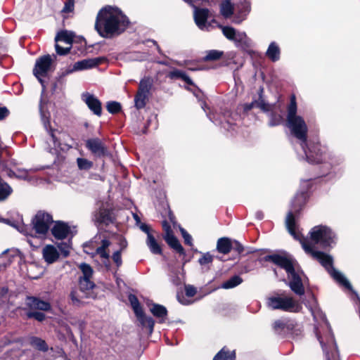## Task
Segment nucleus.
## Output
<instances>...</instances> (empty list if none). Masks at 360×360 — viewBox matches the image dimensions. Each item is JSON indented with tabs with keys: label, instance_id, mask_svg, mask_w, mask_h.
Wrapping results in <instances>:
<instances>
[{
	"label": "nucleus",
	"instance_id": "1",
	"mask_svg": "<svg viewBox=\"0 0 360 360\" xmlns=\"http://www.w3.org/2000/svg\"><path fill=\"white\" fill-rule=\"evenodd\" d=\"M309 185L308 181L302 183L303 190L297 193L292 201L291 210L286 216L285 226L288 232L300 242L302 248L307 255L317 260L340 285L351 290L352 285L349 281L341 272L333 268L332 257L316 250L314 246L316 244H320L322 247L326 248L334 244L335 243V235L332 230L326 226H316L309 232V239L304 238L298 230L293 212H296L298 208H300L306 202L308 197L307 192L309 188Z\"/></svg>",
	"mask_w": 360,
	"mask_h": 360
},
{
	"label": "nucleus",
	"instance_id": "2",
	"mask_svg": "<svg viewBox=\"0 0 360 360\" xmlns=\"http://www.w3.org/2000/svg\"><path fill=\"white\" fill-rule=\"evenodd\" d=\"M287 126L291 134L301 143L307 160L310 163H319L322 161L323 148L316 143L310 147H307V134L308 131L307 125L304 120L297 115V104L295 96L291 97L290 103L288 108Z\"/></svg>",
	"mask_w": 360,
	"mask_h": 360
},
{
	"label": "nucleus",
	"instance_id": "3",
	"mask_svg": "<svg viewBox=\"0 0 360 360\" xmlns=\"http://www.w3.org/2000/svg\"><path fill=\"white\" fill-rule=\"evenodd\" d=\"M129 24L128 18L120 8L108 6L98 13L95 30L101 37L110 39L124 32Z\"/></svg>",
	"mask_w": 360,
	"mask_h": 360
},
{
	"label": "nucleus",
	"instance_id": "4",
	"mask_svg": "<svg viewBox=\"0 0 360 360\" xmlns=\"http://www.w3.org/2000/svg\"><path fill=\"white\" fill-rule=\"evenodd\" d=\"M266 260L284 269L290 279L289 286L298 295L304 293V282L305 275L299 269L297 262L290 256L285 255H271L266 257Z\"/></svg>",
	"mask_w": 360,
	"mask_h": 360
},
{
	"label": "nucleus",
	"instance_id": "5",
	"mask_svg": "<svg viewBox=\"0 0 360 360\" xmlns=\"http://www.w3.org/2000/svg\"><path fill=\"white\" fill-rule=\"evenodd\" d=\"M315 333L327 360H340L337 346L330 327L324 317L320 326H315Z\"/></svg>",
	"mask_w": 360,
	"mask_h": 360
},
{
	"label": "nucleus",
	"instance_id": "6",
	"mask_svg": "<svg viewBox=\"0 0 360 360\" xmlns=\"http://www.w3.org/2000/svg\"><path fill=\"white\" fill-rule=\"evenodd\" d=\"M266 304L272 309H281L288 312H298L302 305L291 297L276 294L267 298Z\"/></svg>",
	"mask_w": 360,
	"mask_h": 360
},
{
	"label": "nucleus",
	"instance_id": "7",
	"mask_svg": "<svg viewBox=\"0 0 360 360\" xmlns=\"http://www.w3.org/2000/svg\"><path fill=\"white\" fill-rule=\"evenodd\" d=\"M96 241H91L89 245L85 246V252L91 255L93 257H98L101 264L107 269L110 268L109 253L106 249L110 246V243L108 240L103 239L101 245H96Z\"/></svg>",
	"mask_w": 360,
	"mask_h": 360
},
{
	"label": "nucleus",
	"instance_id": "8",
	"mask_svg": "<svg viewBox=\"0 0 360 360\" xmlns=\"http://www.w3.org/2000/svg\"><path fill=\"white\" fill-rule=\"evenodd\" d=\"M223 34L229 40L234 41L236 46L243 50L252 46V41L243 32H238L229 26H220Z\"/></svg>",
	"mask_w": 360,
	"mask_h": 360
},
{
	"label": "nucleus",
	"instance_id": "9",
	"mask_svg": "<svg viewBox=\"0 0 360 360\" xmlns=\"http://www.w3.org/2000/svg\"><path fill=\"white\" fill-rule=\"evenodd\" d=\"M53 59L50 55H45L37 59L33 69L34 75L42 84V77H45L53 69Z\"/></svg>",
	"mask_w": 360,
	"mask_h": 360
},
{
	"label": "nucleus",
	"instance_id": "10",
	"mask_svg": "<svg viewBox=\"0 0 360 360\" xmlns=\"http://www.w3.org/2000/svg\"><path fill=\"white\" fill-rule=\"evenodd\" d=\"M129 300L136 314V316L141 326L143 327L148 328L149 333H152L155 324L154 320L151 317L145 315L139 304V300L135 295H130L129 296Z\"/></svg>",
	"mask_w": 360,
	"mask_h": 360
},
{
	"label": "nucleus",
	"instance_id": "11",
	"mask_svg": "<svg viewBox=\"0 0 360 360\" xmlns=\"http://www.w3.org/2000/svg\"><path fill=\"white\" fill-rule=\"evenodd\" d=\"M32 222L35 232L37 234L45 236L49 229L50 224L53 222V219L49 213L39 211Z\"/></svg>",
	"mask_w": 360,
	"mask_h": 360
},
{
	"label": "nucleus",
	"instance_id": "12",
	"mask_svg": "<svg viewBox=\"0 0 360 360\" xmlns=\"http://www.w3.org/2000/svg\"><path fill=\"white\" fill-rule=\"evenodd\" d=\"M82 272V276L79 280V290L82 292L89 291L94 287V283L91 281L94 271L91 266L86 263H82L79 266Z\"/></svg>",
	"mask_w": 360,
	"mask_h": 360
},
{
	"label": "nucleus",
	"instance_id": "13",
	"mask_svg": "<svg viewBox=\"0 0 360 360\" xmlns=\"http://www.w3.org/2000/svg\"><path fill=\"white\" fill-rule=\"evenodd\" d=\"M150 89V83L148 80L142 79L140 82L139 91L135 97V106L138 108H142L146 105V100Z\"/></svg>",
	"mask_w": 360,
	"mask_h": 360
},
{
	"label": "nucleus",
	"instance_id": "14",
	"mask_svg": "<svg viewBox=\"0 0 360 360\" xmlns=\"http://www.w3.org/2000/svg\"><path fill=\"white\" fill-rule=\"evenodd\" d=\"M73 33L71 32L62 31L58 33L55 38L56 41H63L69 46L66 48H62L58 44H56L55 47L58 54L65 55L69 52L73 40Z\"/></svg>",
	"mask_w": 360,
	"mask_h": 360
},
{
	"label": "nucleus",
	"instance_id": "15",
	"mask_svg": "<svg viewBox=\"0 0 360 360\" xmlns=\"http://www.w3.org/2000/svg\"><path fill=\"white\" fill-rule=\"evenodd\" d=\"M86 147L97 157L108 155V150L103 143L98 139H91L86 141Z\"/></svg>",
	"mask_w": 360,
	"mask_h": 360
},
{
	"label": "nucleus",
	"instance_id": "16",
	"mask_svg": "<svg viewBox=\"0 0 360 360\" xmlns=\"http://www.w3.org/2000/svg\"><path fill=\"white\" fill-rule=\"evenodd\" d=\"M53 236L58 240L68 238L72 233L71 228L65 223L57 221L51 229Z\"/></svg>",
	"mask_w": 360,
	"mask_h": 360
},
{
	"label": "nucleus",
	"instance_id": "17",
	"mask_svg": "<svg viewBox=\"0 0 360 360\" xmlns=\"http://www.w3.org/2000/svg\"><path fill=\"white\" fill-rule=\"evenodd\" d=\"M82 100L95 115L98 116L101 115V103L96 96L89 93H85L82 95Z\"/></svg>",
	"mask_w": 360,
	"mask_h": 360
},
{
	"label": "nucleus",
	"instance_id": "18",
	"mask_svg": "<svg viewBox=\"0 0 360 360\" xmlns=\"http://www.w3.org/2000/svg\"><path fill=\"white\" fill-rule=\"evenodd\" d=\"M42 257L47 264H53L58 261L60 252L53 245H46L42 249Z\"/></svg>",
	"mask_w": 360,
	"mask_h": 360
},
{
	"label": "nucleus",
	"instance_id": "19",
	"mask_svg": "<svg viewBox=\"0 0 360 360\" xmlns=\"http://www.w3.org/2000/svg\"><path fill=\"white\" fill-rule=\"evenodd\" d=\"M27 305L31 309H39L41 311H49L51 304L48 302H45L34 297H30L27 299Z\"/></svg>",
	"mask_w": 360,
	"mask_h": 360
},
{
	"label": "nucleus",
	"instance_id": "20",
	"mask_svg": "<svg viewBox=\"0 0 360 360\" xmlns=\"http://www.w3.org/2000/svg\"><path fill=\"white\" fill-rule=\"evenodd\" d=\"M99 63L98 58L85 59L75 63L70 72L92 68Z\"/></svg>",
	"mask_w": 360,
	"mask_h": 360
},
{
	"label": "nucleus",
	"instance_id": "21",
	"mask_svg": "<svg viewBox=\"0 0 360 360\" xmlns=\"http://www.w3.org/2000/svg\"><path fill=\"white\" fill-rule=\"evenodd\" d=\"M149 306V309L151 314L158 319L160 323L164 322L167 316V309L158 304H151Z\"/></svg>",
	"mask_w": 360,
	"mask_h": 360
},
{
	"label": "nucleus",
	"instance_id": "22",
	"mask_svg": "<svg viewBox=\"0 0 360 360\" xmlns=\"http://www.w3.org/2000/svg\"><path fill=\"white\" fill-rule=\"evenodd\" d=\"M146 245L150 251L155 255H162V250L160 244L157 241L154 234H148L146 238Z\"/></svg>",
	"mask_w": 360,
	"mask_h": 360
},
{
	"label": "nucleus",
	"instance_id": "23",
	"mask_svg": "<svg viewBox=\"0 0 360 360\" xmlns=\"http://www.w3.org/2000/svg\"><path fill=\"white\" fill-rule=\"evenodd\" d=\"M266 56L273 62L278 61L280 59L281 49L276 42L273 41L269 44Z\"/></svg>",
	"mask_w": 360,
	"mask_h": 360
},
{
	"label": "nucleus",
	"instance_id": "24",
	"mask_svg": "<svg viewBox=\"0 0 360 360\" xmlns=\"http://www.w3.org/2000/svg\"><path fill=\"white\" fill-rule=\"evenodd\" d=\"M163 238L169 247L173 248L174 250H176L181 255L185 254L183 247L180 244L178 239L173 234L163 236Z\"/></svg>",
	"mask_w": 360,
	"mask_h": 360
},
{
	"label": "nucleus",
	"instance_id": "25",
	"mask_svg": "<svg viewBox=\"0 0 360 360\" xmlns=\"http://www.w3.org/2000/svg\"><path fill=\"white\" fill-rule=\"evenodd\" d=\"M40 113H41V122H42V123L44 124V127L45 129L50 134L51 138V141H53L54 147L56 148V146H58V143H57L56 137L53 130L51 129H49V118L42 111V106H41V105H40Z\"/></svg>",
	"mask_w": 360,
	"mask_h": 360
},
{
	"label": "nucleus",
	"instance_id": "26",
	"mask_svg": "<svg viewBox=\"0 0 360 360\" xmlns=\"http://www.w3.org/2000/svg\"><path fill=\"white\" fill-rule=\"evenodd\" d=\"M238 12L240 13V15L242 16V19L238 20L234 19L233 22L235 23H240L245 18V16L249 13L251 9V4L248 0H243L240 1V4L238 6Z\"/></svg>",
	"mask_w": 360,
	"mask_h": 360
},
{
	"label": "nucleus",
	"instance_id": "27",
	"mask_svg": "<svg viewBox=\"0 0 360 360\" xmlns=\"http://www.w3.org/2000/svg\"><path fill=\"white\" fill-rule=\"evenodd\" d=\"M288 326H294V323L285 319H277L272 323L274 330L278 333L283 332L285 328H288Z\"/></svg>",
	"mask_w": 360,
	"mask_h": 360
},
{
	"label": "nucleus",
	"instance_id": "28",
	"mask_svg": "<svg viewBox=\"0 0 360 360\" xmlns=\"http://www.w3.org/2000/svg\"><path fill=\"white\" fill-rule=\"evenodd\" d=\"M217 250L223 254L229 253L231 250V243L229 238H222L218 240L217 245Z\"/></svg>",
	"mask_w": 360,
	"mask_h": 360
},
{
	"label": "nucleus",
	"instance_id": "29",
	"mask_svg": "<svg viewBox=\"0 0 360 360\" xmlns=\"http://www.w3.org/2000/svg\"><path fill=\"white\" fill-rule=\"evenodd\" d=\"M29 342L31 346L40 351L45 352L48 350V346L46 342L41 338L37 337H30L29 338Z\"/></svg>",
	"mask_w": 360,
	"mask_h": 360
},
{
	"label": "nucleus",
	"instance_id": "30",
	"mask_svg": "<svg viewBox=\"0 0 360 360\" xmlns=\"http://www.w3.org/2000/svg\"><path fill=\"white\" fill-rule=\"evenodd\" d=\"M235 357L234 351H229L223 348L217 354L213 360H234Z\"/></svg>",
	"mask_w": 360,
	"mask_h": 360
},
{
	"label": "nucleus",
	"instance_id": "31",
	"mask_svg": "<svg viewBox=\"0 0 360 360\" xmlns=\"http://www.w3.org/2000/svg\"><path fill=\"white\" fill-rule=\"evenodd\" d=\"M220 11L221 15L228 18L233 14V7L229 0H225L221 4Z\"/></svg>",
	"mask_w": 360,
	"mask_h": 360
},
{
	"label": "nucleus",
	"instance_id": "32",
	"mask_svg": "<svg viewBox=\"0 0 360 360\" xmlns=\"http://www.w3.org/2000/svg\"><path fill=\"white\" fill-rule=\"evenodd\" d=\"M12 193L11 186L0 179V201L6 199Z\"/></svg>",
	"mask_w": 360,
	"mask_h": 360
},
{
	"label": "nucleus",
	"instance_id": "33",
	"mask_svg": "<svg viewBox=\"0 0 360 360\" xmlns=\"http://www.w3.org/2000/svg\"><path fill=\"white\" fill-rule=\"evenodd\" d=\"M170 79H181L188 84H192V80L182 71L174 70L171 71L169 75Z\"/></svg>",
	"mask_w": 360,
	"mask_h": 360
},
{
	"label": "nucleus",
	"instance_id": "34",
	"mask_svg": "<svg viewBox=\"0 0 360 360\" xmlns=\"http://www.w3.org/2000/svg\"><path fill=\"white\" fill-rule=\"evenodd\" d=\"M243 280L238 276H233L230 279L224 282L221 285V288L224 289H230L236 287L242 283Z\"/></svg>",
	"mask_w": 360,
	"mask_h": 360
},
{
	"label": "nucleus",
	"instance_id": "35",
	"mask_svg": "<svg viewBox=\"0 0 360 360\" xmlns=\"http://www.w3.org/2000/svg\"><path fill=\"white\" fill-rule=\"evenodd\" d=\"M223 55V52L218 50H210L207 52L206 56L204 57L205 61L217 60L219 59Z\"/></svg>",
	"mask_w": 360,
	"mask_h": 360
},
{
	"label": "nucleus",
	"instance_id": "36",
	"mask_svg": "<svg viewBox=\"0 0 360 360\" xmlns=\"http://www.w3.org/2000/svg\"><path fill=\"white\" fill-rule=\"evenodd\" d=\"M58 248L59 249L63 257H67L70 255L71 250L70 241L69 240L68 242L58 243Z\"/></svg>",
	"mask_w": 360,
	"mask_h": 360
},
{
	"label": "nucleus",
	"instance_id": "37",
	"mask_svg": "<svg viewBox=\"0 0 360 360\" xmlns=\"http://www.w3.org/2000/svg\"><path fill=\"white\" fill-rule=\"evenodd\" d=\"M108 219V212L106 210H100L95 214L94 220L98 223H105Z\"/></svg>",
	"mask_w": 360,
	"mask_h": 360
},
{
	"label": "nucleus",
	"instance_id": "38",
	"mask_svg": "<svg viewBox=\"0 0 360 360\" xmlns=\"http://www.w3.org/2000/svg\"><path fill=\"white\" fill-rule=\"evenodd\" d=\"M80 292L82 293L83 295H80L78 292L77 291H72L70 294V297H71V299H72V301L74 304H79L81 302V299L83 297H87L88 296V291H85L84 292L81 291L80 290Z\"/></svg>",
	"mask_w": 360,
	"mask_h": 360
},
{
	"label": "nucleus",
	"instance_id": "39",
	"mask_svg": "<svg viewBox=\"0 0 360 360\" xmlns=\"http://www.w3.org/2000/svg\"><path fill=\"white\" fill-rule=\"evenodd\" d=\"M77 162L80 169H89L93 165L91 161L84 158H77Z\"/></svg>",
	"mask_w": 360,
	"mask_h": 360
},
{
	"label": "nucleus",
	"instance_id": "40",
	"mask_svg": "<svg viewBox=\"0 0 360 360\" xmlns=\"http://www.w3.org/2000/svg\"><path fill=\"white\" fill-rule=\"evenodd\" d=\"M107 110L110 113L118 112L121 109V105L119 103L115 101H111L107 104Z\"/></svg>",
	"mask_w": 360,
	"mask_h": 360
},
{
	"label": "nucleus",
	"instance_id": "41",
	"mask_svg": "<svg viewBox=\"0 0 360 360\" xmlns=\"http://www.w3.org/2000/svg\"><path fill=\"white\" fill-rule=\"evenodd\" d=\"M283 117L281 115L271 114L269 119V125L271 127L278 125L281 123Z\"/></svg>",
	"mask_w": 360,
	"mask_h": 360
},
{
	"label": "nucleus",
	"instance_id": "42",
	"mask_svg": "<svg viewBox=\"0 0 360 360\" xmlns=\"http://www.w3.org/2000/svg\"><path fill=\"white\" fill-rule=\"evenodd\" d=\"M213 260V256L209 252L205 253L199 259L198 262L200 265H206L211 263Z\"/></svg>",
	"mask_w": 360,
	"mask_h": 360
},
{
	"label": "nucleus",
	"instance_id": "43",
	"mask_svg": "<svg viewBox=\"0 0 360 360\" xmlns=\"http://www.w3.org/2000/svg\"><path fill=\"white\" fill-rule=\"evenodd\" d=\"M14 258V254H13V252L10 251H5L1 255V259L4 261L5 259H7L6 263H4V266H6L7 264H9L12 262V259Z\"/></svg>",
	"mask_w": 360,
	"mask_h": 360
},
{
	"label": "nucleus",
	"instance_id": "44",
	"mask_svg": "<svg viewBox=\"0 0 360 360\" xmlns=\"http://www.w3.org/2000/svg\"><path fill=\"white\" fill-rule=\"evenodd\" d=\"M255 106L260 108L264 111L269 110V106L267 105H266L263 103H258V102H252L251 104L245 105V110H249Z\"/></svg>",
	"mask_w": 360,
	"mask_h": 360
},
{
	"label": "nucleus",
	"instance_id": "45",
	"mask_svg": "<svg viewBox=\"0 0 360 360\" xmlns=\"http://www.w3.org/2000/svg\"><path fill=\"white\" fill-rule=\"evenodd\" d=\"M28 318H34V319L42 321L45 319V315L44 313L38 312V311H31L27 313Z\"/></svg>",
	"mask_w": 360,
	"mask_h": 360
},
{
	"label": "nucleus",
	"instance_id": "46",
	"mask_svg": "<svg viewBox=\"0 0 360 360\" xmlns=\"http://www.w3.org/2000/svg\"><path fill=\"white\" fill-rule=\"evenodd\" d=\"M112 260L117 267H120L122 264L121 250L115 252L112 255Z\"/></svg>",
	"mask_w": 360,
	"mask_h": 360
},
{
	"label": "nucleus",
	"instance_id": "47",
	"mask_svg": "<svg viewBox=\"0 0 360 360\" xmlns=\"http://www.w3.org/2000/svg\"><path fill=\"white\" fill-rule=\"evenodd\" d=\"M181 233L182 234V237L184 239V242L186 244L188 245H192V237L190 234H188L184 229H180Z\"/></svg>",
	"mask_w": 360,
	"mask_h": 360
},
{
	"label": "nucleus",
	"instance_id": "48",
	"mask_svg": "<svg viewBox=\"0 0 360 360\" xmlns=\"http://www.w3.org/2000/svg\"><path fill=\"white\" fill-rule=\"evenodd\" d=\"M186 296L189 297H193L196 293V288L192 285H188L185 287Z\"/></svg>",
	"mask_w": 360,
	"mask_h": 360
},
{
	"label": "nucleus",
	"instance_id": "49",
	"mask_svg": "<svg viewBox=\"0 0 360 360\" xmlns=\"http://www.w3.org/2000/svg\"><path fill=\"white\" fill-rule=\"evenodd\" d=\"M162 229H163V231H164V236H168V235H172L173 234L172 233V231L171 229V226H169V224L166 221H164L162 222Z\"/></svg>",
	"mask_w": 360,
	"mask_h": 360
},
{
	"label": "nucleus",
	"instance_id": "50",
	"mask_svg": "<svg viewBox=\"0 0 360 360\" xmlns=\"http://www.w3.org/2000/svg\"><path fill=\"white\" fill-rule=\"evenodd\" d=\"M74 7V2L73 0H69L68 2L65 3V5L63 8L64 12H70L72 11Z\"/></svg>",
	"mask_w": 360,
	"mask_h": 360
},
{
	"label": "nucleus",
	"instance_id": "51",
	"mask_svg": "<svg viewBox=\"0 0 360 360\" xmlns=\"http://www.w3.org/2000/svg\"><path fill=\"white\" fill-rule=\"evenodd\" d=\"M9 111L6 107H0V120L8 115Z\"/></svg>",
	"mask_w": 360,
	"mask_h": 360
},
{
	"label": "nucleus",
	"instance_id": "52",
	"mask_svg": "<svg viewBox=\"0 0 360 360\" xmlns=\"http://www.w3.org/2000/svg\"><path fill=\"white\" fill-rule=\"evenodd\" d=\"M140 229L147 234V237L148 236V234H153V232L150 231L148 226L145 224H141L140 225Z\"/></svg>",
	"mask_w": 360,
	"mask_h": 360
},
{
	"label": "nucleus",
	"instance_id": "53",
	"mask_svg": "<svg viewBox=\"0 0 360 360\" xmlns=\"http://www.w3.org/2000/svg\"><path fill=\"white\" fill-rule=\"evenodd\" d=\"M18 229L19 230V231H20L21 233H22L25 235H27L28 234V233H27V227L25 226L24 224L20 225L18 227Z\"/></svg>",
	"mask_w": 360,
	"mask_h": 360
},
{
	"label": "nucleus",
	"instance_id": "54",
	"mask_svg": "<svg viewBox=\"0 0 360 360\" xmlns=\"http://www.w3.org/2000/svg\"><path fill=\"white\" fill-rule=\"evenodd\" d=\"M8 290L6 287H2L0 289V297H4L7 295Z\"/></svg>",
	"mask_w": 360,
	"mask_h": 360
},
{
	"label": "nucleus",
	"instance_id": "55",
	"mask_svg": "<svg viewBox=\"0 0 360 360\" xmlns=\"http://www.w3.org/2000/svg\"><path fill=\"white\" fill-rule=\"evenodd\" d=\"M20 174L17 175L18 177L21 179H26L27 172L26 170H19Z\"/></svg>",
	"mask_w": 360,
	"mask_h": 360
},
{
	"label": "nucleus",
	"instance_id": "56",
	"mask_svg": "<svg viewBox=\"0 0 360 360\" xmlns=\"http://www.w3.org/2000/svg\"><path fill=\"white\" fill-rule=\"evenodd\" d=\"M126 247H127V242L125 240L121 241L120 250H121V252H122L124 249L126 248Z\"/></svg>",
	"mask_w": 360,
	"mask_h": 360
},
{
	"label": "nucleus",
	"instance_id": "57",
	"mask_svg": "<svg viewBox=\"0 0 360 360\" xmlns=\"http://www.w3.org/2000/svg\"><path fill=\"white\" fill-rule=\"evenodd\" d=\"M133 217H134V219H135V221H136L137 224L141 223V219H140L139 217L136 214H133Z\"/></svg>",
	"mask_w": 360,
	"mask_h": 360
},
{
	"label": "nucleus",
	"instance_id": "58",
	"mask_svg": "<svg viewBox=\"0 0 360 360\" xmlns=\"http://www.w3.org/2000/svg\"><path fill=\"white\" fill-rule=\"evenodd\" d=\"M209 118H210V120L212 122H214L215 124H217V121L214 119V117H212L211 115H209Z\"/></svg>",
	"mask_w": 360,
	"mask_h": 360
},
{
	"label": "nucleus",
	"instance_id": "59",
	"mask_svg": "<svg viewBox=\"0 0 360 360\" xmlns=\"http://www.w3.org/2000/svg\"><path fill=\"white\" fill-rule=\"evenodd\" d=\"M243 247H242V246H240H240L238 247V250L239 252H242V251H243Z\"/></svg>",
	"mask_w": 360,
	"mask_h": 360
},
{
	"label": "nucleus",
	"instance_id": "60",
	"mask_svg": "<svg viewBox=\"0 0 360 360\" xmlns=\"http://www.w3.org/2000/svg\"><path fill=\"white\" fill-rule=\"evenodd\" d=\"M179 302H181V303H182V304H188L187 302H183V301H181V300H179Z\"/></svg>",
	"mask_w": 360,
	"mask_h": 360
},
{
	"label": "nucleus",
	"instance_id": "61",
	"mask_svg": "<svg viewBox=\"0 0 360 360\" xmlns=\"http://www.w3.org/2000/svg\"><path fill=\"white\" fill-rule=\"evenodd\" d=\"M50 152H51V153H53L55 151H53V148H51V149H50Z\"/></svg>",
	"mask_w": 360,
	"mask_h": 360
},
{
	"label": "nucleus",
	"instance_id": "62",
	"mask_svg": "<svg viewBox=\"0 0 360 360\" xmlns=\"http://www.w3.org/2000/svg\"><path fill=\"white\" fill-rule=\"evenodd\" d=\"M2 221H4V222H5V223H8V221H7V220H5V219L2 220Z\"/></svg>",
	"mask_w": 360,
	"mask_h": 360
},
{
	"label": "nucleus",
	"instance_id": "63",
	"mask_svg": "<svg viewBox=\"0 0 360 360\" xmlns=\"http://www.w3.org/2000/svg\"><path fill=\"white\" fill-rule=\"evenodd\" d=\"M202 108L204 109V111H206V109H205L204 106H202Z\"/></svg>",
	"mask_w": 360,
	"mask_h": 360
},
{
	"label": "nucleus",
	"instance_id": "64",
	"mask_svg": "<svg viewBox=\"0 0 360 360\" xmlns=\"http://www.w3.org/2000/svg\"><path fill=\"white\" fill-rule=\"evenodd\" d=\"M65 360H70V359H68V358H65Z\"/></svg>",
	"mask_w": 360,
	"mask_h": 360
}]
</instances>
